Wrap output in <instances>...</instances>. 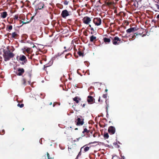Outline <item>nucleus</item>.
<instances>
[{
  "label": "nucleus",
  "instance_id": "nucleus-25",
  "mask_svg": "<svg viewBox=\"0 0 159 159\" xmlns=\"http://www.w3.org/2000/svg\"><path fill=\"white\" fill-rule=\"evenodd\" d=\"M73 100L75 101L76 103H78L79 102V101L78 100V97H76L74 98L73 99Z\"/></svg>",
  "mask_w": 159,
  "mask_h": 159
},
{
  "label": "nucleus",
  "instance_id": "nucleus-64",
  "mask_svg": "<svg viewBox=\"0 0 159 159\" xmlns=\"http://www.w3.org/2000/svg\"><path fill=\"white\" fill-rule=\"evenodd\" d=\"M75 52H74V55H75Z\"/></svg>",
  "mask_w": 159,
  "mask_h": 159
},
{
  "label": "nucleus",
  "instance_id": "nucleus-2",
  "mask_svg": "<svg viewBox=\"0 0 159 159\" xmlns=\"http://www.w3.org/2000/svg\"><path fill=\"white\" fill-rule=\"evenodd\" d=\"M7 50L3 49V56L5 61H9L11 59L13 58L15 56V54L11 52L8 48H7Z\"/></svg>",
  "mask_w": 159,
  "mask_h": 159
},
{
  "label": "nucleus",
  "instance_id": "nucleus-8",
  "mask_svg": "<svg viewBox=\"0 0 159 159\" xmlns=\"http://www.w3.org/2000/svg\"><path fill=\"white\" fill-rule=\"evenodd\" d=\"M108 131L110 134H114L115 132V128L113 126H111L109 127Z\"/></svg>",
  "mask_w": 159,
  "mask_h": 159
},
{
  "label": "nucleus",
  "instance_id": "nucleus-27",
  "mask_svg": "<svg viewBox=\"0 0 159 159\" xmlns=\"http://www.w3.org/2000/svg\"><path fill=\"white\" fill-rule=\"evenodd\" d=\"M84 149V152H85L88 151L89 149V148L88 147H86L85 148H83Z\"/></svg>",
  "mask_w": 159,
  "mask_h": 159
},
{
  "label": "nucleus",
  "instance_id": "nucleus-50",
  "mask_svg": "<svg viewBox=\"0 0 159 159\" xmlns=\"http://www.w3.org/2000/svg\"><path fill=\"white\" fill-rule=\"evenodd\" d=\"M2 57L0 56V60H2Z\"/></svg>",
  "mask_w": 159,
  "mask_h": 159
},
{
  "label": "nucleus",
  "instance_id": "nucleus-34",
  "mask_svg": "<svg viewBox=\"0 0 159 159\" xmlns=\"http://www.w3.org/2000/svg\"><path fill=\"white\" fill-rule=\"evenodd\" d=\"M30 50H31V48H27L26 49V52L28 53H29L30 51Z\"/></svg>",
  "mask_w": 159,
  "mask_h": 159
},
{
  "label": "nucleus",
  "instance_id": "nucleus-43",
  "mask_svg": "<svg viewBox=\"0 0 159 159\" xmlns=\"http://www.w3.org/2000/svg\"><path fill=\"white\" fill-rule=\"evenodd\" d=\"M22 22L23 23V24H26L27 23H29V21H28L27 22H24L23 21Z\"/></svg>",
  "mask_w": 159,
  "mask_h": 159
},
{
  "label": "nucleus",
  "instance_id": "nucleus-14",
  "mask_svg": "<svg viewBox=\"0 0 159 159\" xmlns=\"http://www.w3.org/2000/svg\"><path fill=\"white\" fill-rule=\"evenodd\" d=\"M19 60L20 61H24V63H26L27 61L26 57L23 55L20 56Z\"/></svg>",
  "mask_w": 159,
  "mask_h": 159
},
{
  "label": "nucleus",
  "instance_id": "nucleus-49",
  "mask_svg": "<svg viewBox=\"0 0 159 159\" xmlns=\"http://www.w3.org/2000/svg\"><path fill=\"white\" fill-rule=\"evenodd\" d=\"M135 34H136V35H138V34H137L136 33H134V36L133 37V38H134V36H135Z\"/></svg>",
  "mask_w": 159,
  "mask_h": 159
},
{
  "label": "nucleus",
  "instance_id": "nucleus-20",
  "mask_svg": "<svg viewBox=\"0 0 159 159\" xmlns=\"http://www.w3.org/2000/svg\"><path fill=\"white\" fill-rule=\"evenodd\" d=\"M155 7L157 9V10H155V11H159V2H157V4L155 5Z\"/></svg>",
  "mask_w": 159,
  "mask_h": 159
},
{
  "label": "nucleus",
  "instance_id": "nucleus-61",
  "mask_svg": "<svg viewBox=\"0 0 159 159\" xmlns=\"http://www.w3.org/2000/svg\"><path fill=\"white\" fill-rule=\"evenodd\" d=\"M75 47H74V50L75 49Z\"/></svg>",
  "mask_w": 159,
  "mask_h": 159
},
{
  "label": "nucleus",
  "instance_id": "nucleus-30",
  "mask_svg": "<svg viewBox=\"0 0 159 159\" xmlns=\"http://www.w3.org/2000/svg\"><path fill=\"white\" fill-rule=\"evenodd\" d=\"M24 105L23 104H20L19 103H18L17 104V106L19 107L20 108L23 107H24Z\"/></svg>",
  "mask_w": 159,
  "mask_h": 159
},
{
  "label": "nucleus",
  "instance_id": "nucleus-58",
  "mask_svg": "<svg viewBox=\"0 0 159 159\" xmlns=\"http://www.w3.org/2000/svg\"><path fill=\"white\" fill-rule=\"evenodd\" d=\"M73 43V40L72 41V42H71V43H72H72Z\"/></svg>",
  "mask_w": 159,
  "mask_h": 159
},
{
  "label": "nucleus",
  "instance_id": "nucleus-55",
  "mask_svg": "<svg viewBox=\"0 0 159 159\" xmlns=\"http://www.w3.org/2000/svg\"><path fill=\"white\" fill-rule=\"evenodd\" d=\"M122 157L123 159H125V157L124 156H123V157Z\"/></svg>",
  "mask_w": 159,
  "mask_h": 159
},
{
  "label": "nucleus",
  "instance_id": "nucleus-63",
  "mask_svg": "<svg viewBox=\"0 0 159 159\" xmlns=\"http://www.w3.org/2000/svg\"><path fill=\"white\" fill-rule=\"evenodd\" d=\"M53 107L55 106V105H54V104H53Z\"/></svg>",
  "mask_w": 159,
  "mask_h": 159
},
{
  "label": "nucleus",
  "instance_id": "nucleus-46",
  "mask_svg": "<svg viewBox=\"0 0 159 159\" xmlns=\"http://www.w3.org/2000/svg\"><path fill=\"white\" fill-rule=\"evenodd\" d=\"M84 35L86 36H87L88 35L87 33L86 32L84 34Z\"/></svg>",
  "mask_w": 159,
  "mask_h": 159
},
{
  "label": "nucleus",
  "instance_id": "nucleus-53",
  "mask_svg": "<svg viewBox=\"0 0 159 159\" xmlns=\"http://www.w3.org/2000/svg\"><path fill=\"white\" fill-rule=\"evenodd\" d=\"M52 102H51L50 103L49 105H52Z\"/></svg>",
  "mask_w": 159,
  "mask_h": 159
},
{
  "label": "nucleus",
  "instance_id": "nucleus-11",
  "mask_svg": "<svg viewBox=\"0 0 159 159\" xmlns=\"http://www.w3.org/2000/svg\"><path fill=\"white\" fill-rule=\"evenodd\" d=\"M69 15V12L66 10L63 11L61 13V16L64 18H66Z\"/></svg>",
  "mask_w": 159,
  "mask_h": 159
},
{
  "label": "nucleus",
  "instance_id": "nucleus-10",
  "mask_svg": "<svg viewBox=\"0 0 159 159\" xmlns=\"http://www.w3.org/2000/svg\"><path fill=\"white\" fill-rule=\"evenodd\" d=\"M94 99L91 96H89L87 97V101L89 103L92 104L94 102Z\"/></svg>",
  "mask_w": 159,
  "mask_h": 159
},
{
  "label": "nucleus",
  "instance_id": "nucleus-13",
  "mask_svg": "<svg viewBox=\"0 0 159 159\" xmlns=\"http://www.w3.org/2000/svg\"><path fill=\"white\" fill-rule=\"evenodd\" d=\"M112 37L110 36L109 38H104L103 39V41L106 43H109L111 41Z\"/></svg>",
  "mask_w": 159,
  "mask_h": 159
},
{
  "label": "nucleus",
  "instance_id": "nucleus-42",
  "mask_svg": "<svg viewBox=\"0 0 159 159\" xmlns=\"http://www.w3.org/2000/svg\"><path fill=\"white\" fill-rule=\"evenodd\" d=\"M76 0H70V1H72V2H73V5H74V2H76Z\"/></svg>",
  "mask_w": 159,
  "mask_h": 159
},
{
  "label": "nucleus",
  "instance_id": "nucleus-31",
  "mask_svg": "<svg viewBox=\"0 0 159 159\" xmlns=\"http://www.w3.org/2000/svg\"><path fill=\"white\" fill-rule=\"evenodd\" d=\"M69 57H70V53H68L67 54H66V55L65 56V57L66 59H68L69 58Z\"/></svg>",
  "mask_w": 159,
  "mask_h": 159
},
{
  "label": "nucleus",
  "instance_id": "nucleus-26",
  "mask_svg": "<svg viewBox=\"0 0 159 159\" xmlns=\"http://www.w3.org/2000/svg\"><path fill=\"white\" fill-rule=\"evenodd\" d=\"M104 137L105 139H107L109 138V135L108 133H106L104 134Z\"/></svg>",
  "mask_w": 159,
  "mask_h": 159
},
{
  "label": "nucleus",
  "instance_id": "nucleus-59",
  "mask_svg": "<svg viewBox=\"0 0 159 159\" xmlns=\"http://www.w3.org/2000/svg\"><path fill=\"white\" fill-rule=\"evenodd\" d=\"M66 47H64V49H66Z\"/></svg>",
  "mask_w": 159,
  "mask_h": 159
},
{
  "label": "nucleus",
  "instance_id": "nucleus-1",
  "mask_svg": "<svg viewBox=\"0 0 159 159\" xmlns=\"http://www.w3.org/2000/svg\"><path fill=\"white\" fill-rule=\"evenodd\" d=\"M32 74L31 72H26L24 75L22 76V78L21 80L22 84L24 86L26 85V81H27L29 84L31 83V79Z\"/></svg>",
  "mask_w": 159,
  "mask_h": 159
},
{
  "label": "nucleus",
  "instance_id": "nucleus-52",
  "mask_svg": "<svg viewBox=\"0 0 159 159\" xmlns=\"http://www.w3.org/2000/svg\"><path fill=\"white\" fill-rule=\"evenodd\" d=\"M90 33L91 34H93L94 33V32H91Z\"/></svg>",
  "mask_w": 159,
  "mask_h": 159
},
{
  "label": "nucleus",
  "instance_id": "nucleus-36",
  "mask_svg": "<svg viewBox=\"0 0 159 159\" xmlns=\"http://www.w3.org/2000/svg\"><path fill=\"white\" fill-rule=\"evenodd\" d=\"M89 27L90 28V30H91L93 31V32H94V29L93 27H91V25H89Z\"/></svg>",
  "mask_w": 159,
  "mask_h": 159
},
{
  "label": "nucleus",
  "instance_id": "nucleus-17",
  "mask_svg": "<svg viewBox=\"0 0 159 159\" xmlns=\"http://www.w3.org/2000/svg\"><path fill=\"white\" fill-rule=\"evenodd\" d=\"M96 39L97 37L96 36L92 35L90 37V41L92 42H94V41H97Z\"/></svg>",
  "mask_w": 159,
  "mask_h": 159
},
{
  "label": "nucleus",
  "instance_id": "nucleus-23",
  "mask_svg": "<svg viewBox=\"0 0 159 159\" xmlns=\"http://www.w3.org/2000/svg\"><path fill=\"white\" fill-rule=\"evenodd\" d=\"M142 0H137V2H138L139 7H140L142 5Z\"/></svg>",
  "mask_w": 159,
  "mask_h": 159
},
{
  "label": "nucleus",
  "instance_id": "nucleus-41",
  "mask_svg": "<svg viewBox=\"0 0 159 159\" xmlns=\"http://www.w3.org/2000/svg\"><path fill=\"white\" fill-rule=\"evenodd\" d=\"M113 145H114L117 146H118V145L117 144V143H116V142H115V143H113Z\"/></svg>",
  "mask_w": 159,
  "mask_h": 159
},
{
  "label": "nucleus",
  "instance_id": "nucleus-44",
  "mask_svg": "<svg viewBox=\"0 0 159 159\" xmlns=\"http://www.w3.org/2000/svg\"><path fill=\"white\" fill-rule=\"evenodd\" d=\"M69 50V49H67V50H64L63 52L62 53H65L67 51H68Z\"/></svg>",
  "mask_w": 159,
  "mask_h": 159
},
{
  "label": "nucleus",
  "instance_id": "nucleus-24",
  "mask_svg": "<svg viewBox=\"0 0 159 159\" xmlns=\"http://www.w3.org/2000/svg\"><path fill=\"white\" fill-rule=\"evenodd\" d=\"M78 54H79V56L83 57L84 56V53L82 52L81 51H79L78 52H77Z\"/></svg>",
  "mask_w": 159,
  "mask_h": 159
},
{
  "label": "nucleus",
  "instance_id": "nucleus-40",
  "mask_svg": "<svg viewBox=\"0 0 159 159\" xmlns=\"http://www.w3.org/2000/svg\"><path fill=\"white\" fill-rule=\"evenodd\" d=\"M34 17V16H32L31 17V19H30V20L29 21V22H30L33 19Z\"/></svg>",
  "mask_w": 159,
  "mask_h": 159
},
{
  "label": "nucleus",
  "instance_id": "nucleus-48",
  "mask_svg": "<svg viewBox=\"0 0 159 159\" xmlns=\"http://www.w3.org/2000/svg\"><path fill=\"white\" fill-rule=\"evenodd\" d=\"M100 100H101V99H100V97H99V98H98V101L99 102H100Z\"/></svg>",
  "mask_w": 159,
  "mask_h": 159
},
{
  "label": "nucleus",
  "instance_id": "nucleus-21",
  "mask_svg": "<svg viewBox=\"0 0 159 159\" xmlns=\"http://www.w3.org/2000/svg\"><path fill=\"white\" fill-rule=\"evenodd\" d=\"M12 29V26L11 25H8L7 26V30H8L9 32Z\"/></svg>",
  "mask_w": 159,
  "mask_h": 159
},
{
  "label": "nucleus",
  "instance_id": "nucleus-33",
  "mask_svg": "<svg viewBox=\"0 0 159 159\" xmlns=\"http://www.w3.org/2000/svg\"><path fill=\"white\" fill-rule=\"evenodd\" d=\"M47 154L48 159H52V158L50 157V155L48 152H47Z\"/></svg>",
  "mask_w": 159,
  "mask_h": 159
},
{
  "label": "nucleus",
  "instance_id": "nucleus-56",
  "mask_svg": "<svg viewBox=\"0 0 159 159\" xmlns=\"http://www.w3.org/2000/svg\"><path fill=\"white\" fill-rule=\"evenodd\" d=\"M107 90H108L107 89H106L105 90V91H106V92H107Z\"/></svg>",
  "mask_w": 159,
  "mask_h": 159
},
{
  "label": "nucleus",
  "instance_id": "nucleus-35",
  "mask_svg": "<svg viewBox=\"0 0 159 159\" xmlns=\"http://www.w3.org/2000/svg\"><path fill=\"white\" fill-rule=\"evenodd\" d=\"M84 147H82V148H81V149H80V152H79V154H78V156H77V157H78V156H80V155H81V151L82 149L83 148H84Z\"/></svg>",
  "mask_w": 159,
  "mask_h": 159
},
{
  "label": "nucleus",
  "instance_id": "nucleus-62",
  "mask_svg": "<svg viewBox=\"0 0 159 159\" xmlns=\"http://www.w3.org/2000/svg\"><path fill=\"white\" fill-rule=\"evenodd\" d=\"M78 129L77 128H75V130H76V129Z\"/></svg>",
  "mask_w": 159,
  "mask_h": 159
},
{
  "label": "nucleus",
  "instance_id": "nucleus-39",
  "mask_svg": "<svg viewBox=\"0 0 159 159\" xmlns=\"http://www.w3.org/2000/svg\"><path fill=\"white\" fill-rule=\"evenodd\" d=\"M5 133V131L4 130H2V133H1L0 132V134L1 135H3V134Z\"/></svg>",
  "mask_w": 159,
  "mask_h": 159
},
{
  "label": "nucleus",
  "instance_id": "nucleus-9",
  "mask_svg": "<svg viewBox=\"0 0 159 159\" xmlns=\"http://www.w3.org/2000/svg\"><path fill=\"white\" fill-rule=\"evenodd\" d=\"M9 35H11V38H14V39H18L19 37V35L16 32H13L12 34L9 33Z\"/></svg>",
  "mask_w": 159,
  "mask_h": 159
},
{
  "label": "nucleus",
  "instance_id": "nucleus-60",
  "mask_svg": "<svg viewBox=\"0 0 159 159\" xmlns=\"http://www.w3.org/2000/svg\"><path fill=\"white\" fill-rule=\"evenodd\" d=\"M24 129V128H23V129H22V130H23Z\"/></svg>",
  "mask_w": 159,
  "mask_h": 159
},
{
  "label": "nucleus",
  "instance_id": "nucleus-6",
  "mask_svg": "<svg viewBox=\"0 0 159 159\" xmlns=\"http://www.w3.org/2000/svg\"><path fill=\"white\" fill-rule=\"evenodd\" d=\"M83 23L85 24L89 25L91 20L89 17L88 16H85L84 17L82 20Z\"/></svg>",
  "mask_w": 159,
  "mask_h": 159
},
{
  "label": "nucleus",
  "instance_id": "nucleus-29",
  "mask_svg": "<svg viewBox=\"0 0 159 159\" xmlns=\"http://www.w3.org/2000/svg\"><path fill=\"white\" fill-rule=\"evenodd\" d=\"M85 132H86L87 133H89V131L88 130V129L86 128H85L84 129L82 133H84Z\"/></svg>",
  "mask_w": 159,
  "mask_h": 159
},
{
  "label": "nucleus",
  "instance_id": "nucleus-37",
  "mask_svg": "<svg viewBox=\"0 0 159 159\" xmlns=\"http://www.w3.org/2000/svg\"><path fill=\"white\" fill-rule=\"evenodd\" d=\"M14 19L16 20H17L18 18V15H16L14 16Z\"/></svg>",
  "mask_w": 159,
  "mask_h": 159
},
{
  "label": "nucleus",
  "instance_id": "nucleus-3",
  "mask_svg": "<svg viewBox=\"0 0 159 159\" xmlns=\"http://www.w3.org/2000/svg\"><path fill=\"white\" fill-rule=\"evenodd\" d=\"M111 39L112 43L115 45H119L121 43V39L117 36H113Z\"/></svg>",
  "mask_w": 159,
  "mask_h": 159
},
{
  "label": "nucleus",
  "instance_id": "nucleus-22",
  "mask_svg": "<svg viewBox=\"0 0 159 159\" xmlns=\"http://www.w3.org/2000/svg\"><path fill=\"white\" fill-rule=\"evenodd\" d=\"M137 0H135L133 4V5L134 6L135 8L139 7L138 6V2H137Z\"/></svg>",
  "mask_w": 159,
  "mask_h": 159
},
{
  "label": "nucleus",
  "instance_id": "nucleus-54",
  "mask_svg": "<svg viewBox=\"0 0 159 159\" xmlns=\"http://www.w3.org/2000/svg\"><path fill=\"white\" fill-rule=\"evenodd\" d=\"M66 88V89H65V90H66V91H67L68 90V88Z\"/></svg>",
  "mask_w": 159,
  "mask_h": 159
},
{
  "label": "nucleus",
  "instance_id": "nucleus-32",
  "mask_svg": "<svg viewBox=\"0 0 159 159\" xmlns=\"http://www.w3.org/2000/svg\"><path fill=\"white\" fill-rule=\"evenodd\" d=\"M69 2V1L65 0L64 2V4L65 5H68Z\"/></svg>",
  "mask_w": 159,
  "mask_h": 159
},
{
  "label": "nucleus",
  "instance_id": "nucleus-45",
  "mask_svg": "<svg viewBox=\"0 0 159 159\" xmlns=\"http://www.w3.org/2000/svg\"><path fill=\"white\" fill-rule=\"evenodd\" d=\"M81 105H82V107H85V105L86 104H85V103H84V104H83L82 105V104H81Z\"/></svg>",
  "mask_w": 159,
  "mask_h": 159
},
{
  "label": "nucleus",
  "instance_id": "nucleus-47",
  "mask_svg": "<svg viewBox=\"0 0 159 159\" xmlns=\"http://www.w3.org/2000/svg\"><path fill=\"white\" fill-rule=\"evenodd\" d=\"M157 18L158 19H159V14L157 15Z\"/></svg>",
  "mask_w": 159,
  "mask_h": 159
},
{
  "label": "nucleus",
  "instance_id": "nucleus-16",
  "mask_svg": "<svg viewBox=\"0 0 159 159\" xmlns=\"http://www.w3.org/2000/svg\"><path fill=\"white\" fill-rule=\"evenodd\" d=\"M105 3L107 5L110 6L113 5L114 2V1L111 2L109 0H106Z\"/></svg>",
  "mask_w": 159,
  "mask_h": 159
},
{
  "label": "nucleus",
  "instance_id": "nucleus-19",
  "mask_svg": "<svg viewBox=\"0 0 159 159\" xmlns=\"http://www.w3.org/2000/svg\"><path fill=\"white\" fill-rule=\"evenodd\" d=\"M32 4L31 3H30L29 2V0H26L25 2V5H26L27 7H30V5Z\"/></svg>",
  "mask_w": 159,
  "mask_h": 159
},
{
  "label": "nucleus",
  "instance_id": "nucleus-15",
  "mask_svg": "<svg viewBox=\"0 0 159 159\" xmlns=\"http://www.w3.org/2000/svg\"><path fill=\"white\" fill-rule=\"evenodd\" d=\"M44 4L43 2H40L37 5L38 9L39 10L43 8Z\"/></svg>",
  "mask_w": 159,
  "mask_h": 159
},
{
  "label": "nucleus",
  "instance_id": "nucleus-57",
  "mask_svg": "<svg viewBox=\"0 0 159 159\" xmlns=\"http://www.w3.org/2000/svg\"><path fill=\"white\" fill-rule=\"evenodd\" d=\"M70 8H71L72 9V10H73V8L71 7H70Z\"/></svg>",
  "mask_w": 159,
  "mask_h": 159
},
{
  "label": "nucleus",
  "instance_id": "nucleus-4",
  "mask_svg": "<svg viewBox=\"0 0 159 159\" xmlns=\"http://www.w3.org/2000/svg\"><path fill=\"white\" fill-rule=\"evenodd\" d=\"M25 70L24 68H19L17 69L16 74L18 76H22L25 73Z\"/></svg>",
  "mask_w": 159,
  "mask_h": 159
},
{
  "label": "nucleus",
  "instance_id": "nucleus-38",
  "mask_svg": "<svg viewBox=\"0 0 159 159\" xmlns=\"http://www.w3.org/2000/svg\"><path fill=\"white\" fill-rule=\"evenodd\" d=\"M107 97V95L106 94H104L102 95V97L104 98H106Z\"/></svg>",
  "mask_w": 159,
  "mask_h": 159
},
{
  "label": "nucleus",
  "instance_id": "nucleus-28",
  "mask_svg": "<svg viewBox=\"0 0 159 159\" xmlns=\"http://www.w3.org/2000/svg\"><path fill=\"white\" fill-rule=\"evenodd\" d=\"M29 2L33 5L36 2V0H29Z\"/></svg>",
  "mask_w": 159,
  "mask_h": 159
},
{
  "label": "nucleus",
  "instance_id": "nucleus-7",
  "mask_svg": "<svg viewBox=\"0 0 159 159\" xmlns=\"http://www.w3.org/2000/svg\"><path fill=\"white\" fill-rule=\"evenodd\" d=\"M84 119L78 117L77 120L76 125L77 126L82 125L84 124Z\"/></svg>",
  "mask_w": 159,
  "mask_h": 159
},
{
  "label": "nucleus",
  "instance_id": "nucleus-5",
  "mask_svg": "<svg viewBox=\"0 0 159 159\" xmlns=\"http://www.w3.org/2000/svg\"><path fill=\"white\" fill-rule=\"evenodd\" d=\"M94 23L97 26L100 25L102 23V20L100 18L96 17L94 18L93 20Z\"/></svg>",
  "mask_w": 159,
  "mask_h": 159
},
{
  "label": "nucleus",
  "instance_id": "nucleus-12",
  "mask_svg": "<svg viewBox=\"0 0 159 159\" xmlns=\"http://www.w3.org/2000/svg\"><path fill=\"white\" fill-rule=\"evenodd\" d=\"M137 29L136 27H134L129 28L126 30V32L127 33H130L131 32H133L134 31H136L137 30Z\"/></svg>",
  "mask_w": 159,
  "mask_h": 159
},
{
  "label": "nucleus",
  "instance_id": "nucleus-18",
  "mask_svg": "<svg viewBox=\"0 0 159 159\" xmlns=\"http://www.w3.org/2000/svg\"><path fill=\"white\" fill-rule=\"evenodd\" d=\"M7 15V12L4 11L1 13V17L3 18H5Z\"/></svg>",
  "mask_w": 159,
  "mask_h": 159
},
{
  "label": "nucleus",
  "instance_id": "nucleus-51",
  "mask_svg": "<svg viewBox=\"0 0 159 159\" xmlns=\"http://www.w3.org/2000/svg\"><path fill=\"white\" fill-rule=\"evenodd\" d=\"M68 76H69V77H68V79H69V80H70V74H68Z\"/></svg>",
  "mask_w": 159,
  "mask_h": 159
}]
</instances>
